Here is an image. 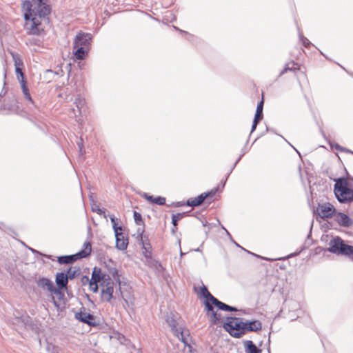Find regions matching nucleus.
Here are the masks:
<instances>
[{
	"label": "nucleus",
	"mask_w": 353,
	"mask_h": 353,
	"mask_svg": "<svg viewBox=\"0 0 353 353\" xmlns=\"http://www.w3.org/2000/svg\"><path fill=\"white\" fill-rule=\"evenodd\" d=\"M48 0H31L26 1L28 12L25 13V29L28 34L40 35L44 31L43 22L48 21V15L50 12Z\"/></svg>",
	"instance_id": "obj_1"
},
{
	"label": "nucleus",
	"mask_w": 353,
	"mask_h": 353,
	"mask_svg": "<svg viewBox=\"0 0 353 353\" xmlns=\"http://www.w3.org/2000/svg\"><path fill=\"white\" fill-rule=\"evenodd\" d=\"M345 179L339 178L334 184V194L340 203H350L353 201V189L347 188Z\"/></svg>",
	"instance_id": "obj_2"
},
{
	"label": "nucleus",
	"mask_w": 353,
	"mask_h": 353,
	"mask_svg": "<svg viewBox=\"0 0 353 353\" xmlns=\"http://www.w3.org/2000/svg\"><path fill=\"white\" fill-rule=\"evenodd\" d=\"M327 251L336 254H343L350 256L353 261V246L346 245L341 238L336 236L329 243Z\"/></svg>",
	"instance_id": "obj_3"
},
{
	"label": "nucleus",
	"mask_w": 353,
	"mask_h": 353,
	"mask_svg": "<svg viewBox=\"0 0 353 353\" xmlns=\"http://www.w3.org/2000/svg\"><path fill=\"white\" fill-rule=\"evenodd\" d=\"M199 294L206 299L204 304L207 310L206 314L210 318L211 325H214L217 324L221 319V314H218L215 312L210 301L212 299V297L214 296L210 293L208 288L205 285H203L200 288Z\"/></svg>",
	"instance_id": "obj_4"
},
{
	"label": "nucleus",
	"mask_w": 353,
	"mask_h": 353,
	"mask_svg": "<svg viewBox=\"0 0 353 353\" xmlns=\"http://www.w3.org/2000/svg\"><path fill=\"white\" fill-rule=\"evenodd\" d=\"M244 321L241 318L230 317L224 323L223 327L235 338H241L245 334Z\"/></svg>",
	"instance_id": "obj_5"
},
{
	"label": "nucleus",
	"mask_w": 353,
	"mask_h": 353,
	"mask_svg": "<svg viewBox=\"0 0 353 353\" xmlns=\"http://www.w3.org/2000/svg\"><path fill=\"white\" fill-rule=\"evenodd\" d=\"M170 325L172 328V330L174 334L180 340L185 347H188L189 352H192V347L189 343L188 337L190 336V332L188 330L180 327L177 328L175 324V322L173 321Z\"/></svg>",
	"instance_id": "obj_6"
},
{
	"label": "nucleus",
	"mask_w": 353,
	"mask_h": 353,
	"mask_svg": "<svg viewBox=\"0 0 353 353\" xmlns=\"http://www.w3.org/2000/svg\"><path fill=\"white\" fill-rule=\"evenodd\" d=\"M316 211L318 214L323 219L334 216L336 212L334 205L327 202L319 204Z\"/></svg>",
	"instance_id": "obj_7"
},
{
	"label": "nucleus",
	"mask_w": 353,
	"mask_h": 353,
	"mask_svg": "<svg viewBox=\"0 0 353 353\" xmlns=\"http://www.w3.org/2000/svg\"><path fill=\"white\" fill-rule=\"evenodd\" d=\"M75 319L91 326L97 325L94 316L86 312V309L84 307H82L80 311L75 314Z\"/></svg>",
	"instance_id": "obj_8"
},
{
	"label": "nucleus",
	"mask_w": 353,
	"mask_h": 353,
	"mask_svg": "<svg viewBox=\"0 0 353 353\" xmlns=\"http://www.w3.org/2000/svg\"><path fill=\"white\" fill-rule=\"evenodd\" d=\"M92 34L90 33L80 32L74 38L73 46L84 47L90 49Z\"/></svg>",
	"instance_id": "obj_9"
},
{
	"label": "nucleus",
	"mask_w": 353,
	"mask_h": 353,
	"mask_svg": "<svg viewBox=\"0 0 353 353\" xmlns=\"http://www.w3.org/2000/svg\"><path fill=\"white\" fill-rule=\"evenodd\" d=\"M103 286L102 289V298L107 302H110L114 292V283L110 278L105 283H101V284Z\"/></svg>",
	"instance_id": "obj_10"
},
{
	"label": "nucleus",
	"mask_w": 353,
	"mask_h": 353,
	"mask_svg": "<svg viewBox=\"0 0 353 353\" xmlns=\"http://www.w3.org/2000/svg\"><path fill=\"white\" fill-rule=\"evenodd\" d=\"M334 220L341 227L350 228L353 226V219L343 212H336Z\"/></svg>",
	"instance_id": "obj_11"
},
{
	"label": "nucleus",
	"mask_w": 353,
	"mask_h": 353,
	"mask_svg": "<svg viewBox=\"0 0 353 353\" xmlns=\"http://www.w3.org/2000/svg\"><path fill=\"white\" fill-rule=\"evenodd\" d=\"M216 191L217 188H215L214 190H211V192H210L201 194L196 198L188 200L186 204L187 205L192 207L198 206L200 204H201L208 196H209L210 195H214Z\"/></svg>",
	"instance_id": "obj_12"
},
{
	"label": "nucleus",
	"mask_w": 353,
	"mask_h": 353,
	"mask_svg": "<svg viewBox=\"0 0 353 353\" xmlns=\"http://www.w3.org/2000/svg\"><path fill=\"white\" fill-rule=\"evenodd\" d=\"M108 279H106V276L101 273V270L100 268L95 267L92 273L91 280L90 281V287H92L93 284L95 283H99L102 281V283H105Z\"/></svg>",
	"instance_id": "obj_13"
},
{
	"label": "nucleus",
	"mask_w": 353,
	"mask_h": 353,
	"mask_svg": "<svg viewBox=\"0 0 353 353\" xmlns=\"http://www.w3.org/2000/svg\"><path fill=\"white\" fill-rule=\"evenodd\" d=\"M116 237V248L120 250H125L128 247V239H125L121 232L119 231L114 232Z\"/></svg>",
	"instance_id": "obj_14"
},
{
	"label": "nucleus",
	"mask_w": 353,
	"mask_h": 353,
	"mask_svg": "<svg viewBox=\"0 0 353 353\" xmlns=\"http://www.w3.org/2000/svg\"><path fill=\"white\" fill-rule=\"evenodd\" d=\"M245 333L246 332H257L262 329V324L259 321H244Z\"/></svg>",
	"instance_id": "obj_15"
},
{
	"label": "nucleus",
	"mask_w": 353,
	"mask_h": 353,
	"mask_svg": "<svg viewBox=\"0 0 353 353\" xmlns=\"http://www.w3.org/2000/svg\"><path fill=\"white\" fill-rule=\"evenodd\" d=\"M56 284L57 285L59 289H63L66 288L68 279L65 273L63 272H58L56 275Z\"/></svg>",
	"instance_id": "obj_16"
},
{
	"label": "nucleus",
	"mask_w": 353,
	"mask_h": 353,
	"mask_svg": "<svg viewBox=\"0 0 353 353\" xmlns=\"http://www.w3.org/2000/svg\"><path fill=\"white\" fill-rule=\"evenodd\" d=\"M81 259L78 253L72 255L61 256L58 258V262L60 264H70Z\"/></svg>",
	"instance_id": "obj_17"
},
{
	"label": "nucleus",
	"mask_w": 353,
	"mask_h": 353,
	"mask_svg": "<svg viewBox=\"0 0 353 353\" xmlns=\"http://www.w3.org/2000/svg\"><path fill=\"white\" fill-rule=\"evenodd\" d=\"M37 283L38 286L43 289L46 288L50 292H51L54 288L53 283L50 279L45 277L39 278Z\"/></svg>",
	"instance_id": "obj_18"
},
{
	"label": "nucleus",
	"mask_w": 353,
	"mask_h": 353,
	"mask_svg": "<svg viewBox=\"0 0 353 353\" xmlns=\"http://www.w3.org/2000/svg\"><path fill=\"white\" fill-rule=\"evenodd\" d=\"M73 48L76 49L74 54L77 59L82 60L85 57L86 54L88 53L89 49L85 48L84 47L79 46H74Z\"/></svg>",
	"instance_id": "obj_19"
},
{
	"label": "nucleus",
	"mask_w": 353,
	"mask_h": 353,
	"mask_svg": "<svg viewBox=\"0 0 353 353\" xmlns=\"http://www.w3.org/2000/svg\"><path fill=\"white\" fill-rule=\"evenodd\" d=\"M245 353H261V350L252 341H246L245 342Z\"/></svg>",
	"instance_id": "obj_20"
},
{
	"label": "nucleus",
	"mask_w": 353,
	"mask_h": 353,
	"mask_svg": "<svg viewBox=\"0 0 353 353\" xmlns=\"http://www.w3.org/2000/svg\"><path fill=\"white\" fill-rule=\"evenodd\" d=\"M83 249L79 251L78 253L79 256L82 258H85L90 254L92 251V247L90 242H85L83 243Z\"/></svg>",
	"instance_id": "obj_21"
},
{
	"label": "nucleus",
	"mask_w": 353,
	"mask_h": 353,
	"mask_svg": "<svg viewBox=\"0 0 353 353\" xmlns=\"http://www.w3.org/2000/svg\"><path fill=\"white\" fill-rule=\"evenodd\" d=\"M21 87L24 94L25 98L28 100L30 102L33 103V100L31 97V95L29 92V90L26 85V81L25 80L20 81Z\"/></svg>",
	"instance_id": "obj_22"
},
{
	"label": "nucleus",
	"mask_w": 353,
	"mask_h": 353,
	"mask_svg": "<svg viewBox=\"0 0 353 353\" xmlns=\"http://www.w3.org/2000/svg\"><path fill=\"white\" fill-rule=\"evenodd\" d=\"M263 99L258 103L256 107V110L255 113V116L254 119H256L261 121L263 118Z\"/></svg>",
	"instance_id": "obj_23"
},
{
	"label": "nucleus",
	"mask_w": 353,
	"mask_h": 353,
	"mask_svg": "<svg viewBox=\"0 0 353 353\" xmlns=\"http://www.w3.org/2000/svg\"><path fill=\"white\" fill-rule=\"evenodd\" d=\"M185 213H177L175 214H172V223L173 224L174 228L172 229V232H174L175 230H176L177 223L179 220L183 219L185 216Z\"/></svg>",
	"instance_id": "obj_24"
},
{
	"label": "nucleus",
	"mask_w": 353,
	"mask_h": 353,
	"mask_svg": "<svg viewBox=\"0 0 353 353\" xmlns=\"http://www.w3.org/2000/svg\"><path fill=\"white\" fill-rule=\"evenodd\" d=\"M210 301V303L212 304V305H214L221 310H224V311L226 310L227 304L219 301L214 296L212 297V299Z\"/></svg>",
	"instance_id": "obj_25"
},
{
	"label": "nucleus",
	"mask_w": 353,
	"mask_h": 353,
	"mask_svg": "<svg viewBox=\"0 0 353 353\" xmlns=\"http://www.w3.org/2000/svg\"><path fill=\"white\" fill-rule=\"evenodd\" d=\"M85 103V99L79 96L75 99L74 104L77 108V112H78L79 115L81 114V109L83 108Z\"/></svg>",
	"instance_id": "obj_26"
},
{
	"label": "nucleus",
	"mask_w": 353,
	"mask_h": 353,
	"mask_svg": "<svg viewBox=\"0 0 353 353\" xmlns=\"http://www.w3.org/2000/svg\"><path fill=\"white\" fill-rule=\"evenodd\" d=\"M296 65V64L294 61L288 63L285 65V68H283V70L280 72L279 76L284 74L288 71H294V70H297L298 68L295 67Z\"/></svg>",
	"instance_id": "obj_27"
},
{
	"label": "nucleus",
	"mask_w": 353,
	"mask_h": 353,
	"mask_svg": "<svg viewBox=\"0 0 353 353\" xmlns=\"http://www.w3.org/2000/svg\"><path fill=\"white\" fill-rule=\"evenodd\" d=\"M110 219L111 223L112 224V228H113L114 232H117L119 231L123 230V228L121 226H118L117 219L115 218L114 214H110Z\"/></svg>",
	"instance_id": "obj_28"
},
{
	"label": "nucleus",
	"mask_w": 353,
	"mask_h": 353,
	"mask_svg": "<svg viewBox=\"0 0 353 353\" xmlns=\"http://www.w3.org/2000/svg\"><path fill=\"white\" fill-rule=\"evenodd\" d=\"M61 289L56 288L55 287L52 290L51 293L55 295L59 301H62L64 298V294L61 291Z\"/></svg>",
	"instance_id": "obj_29"
},
{
	"label": "nucleus",
	"mask_w": 353,
	"mask_h": 353,
	"mask_svg": "<svg viewBox=\"0 0 353 353\" xmlns=\"http://www.w3.org/2000/svg\"><path fill=\"white\" fill-rule=\"evenodd\" d=\"M78 271H79V270H73L72 268H70L67 272V274H65V275L67 276L68 279H72L78 274Z\"/></svg>",
	"instance_id": "obj_30"
},
{
	"label": "nucleus",
	"mask_w": 353,
	"mask_h": 353,
	"mask_svg": "<svg viewBox=\"0 0 353 353\" xmlns=\"http://www.w3.org/2000/svg\"><path fill=\"white\" fill-rule=\"evenodd\" d=\"M15 70H16L17 77L19 81L20 82V81L25 80V77H24L23 73L22 72L21 68L17 65V67H15Z\"/></svg>",
	"instance_id": "obj_31"
},
{
	"label": "nucleus",
	"mask_w": 353,
	"mask_h": 353,
	"mask_svg": "<svg viewBox=\"0 0 353 353\" xmlns=\"http://www.w3.org/2000/svg\"><path fill=\"white\" fill-rule=\"evenodd\" d=\"M134 219L137 225H140L143 223L141 214L137 211L134 212Z\"/></svg>",
	"instance_id": "obj_32"
},
{
	"label": "nucleus",
	"mask_w": 353,
	"mask_h": 353,
	"mask_svg": "<svg viewBox=\"0 0 353 353\" xmlns=\"http://www.w3.org/2000/svg\"><path fill=\"white\" fill-rule=\"evenodd\" d=\"M153 203L158 204V205H165V198L162 197V196L155 197L154 199V203Z\"/></svg>",
	"instance_id": "obj_33"
},
{
	"label": "nucleus",
	"mask_w": 353,
	"mask_h": 353,
	"mask_svg": "<svg viewBox=\"0 0 353 353\" xmlns=\"http://www.w3.org/2000/svg\"><path fill=\"white\" fill-rule=\"evenodd\" d=\"M299 37L302 41L303 46L306 48H309L311 45L310 41L307 38L304 37L301 33H299Z\"/></svg>",
	"instance_id": "obj_34"
},
{
	"label": "nucleus",
	"mask_w": 353,
	"mask_h": 353,
	"mask_svg": "<svg viewBox=\"0 0 353 353\" xmlns=\"http://www.w3.org/2000/svg\"><path fill=\"white\" fill-rule=\"evenodd\" d=\"M41 43V41L39 39H35V38H29L28 39L26 43L28 45H37L39 46Z\"/></svg>",
	"instance_id": "obj_35"
},
{
	"label": "nucleus",
	"mask_w": 353,
	"mask_h": 353,
	"mask_svg": "<svg viewBox=\"0 0 353 353\" xmlns=\"http://www.w3.org/2000/svg\"><path fill=\"white\" fill-rule=\"evenodd\" d=\"M92 210L96 212L99 215H102L105 213V210L99 208V206L92 207Z\"/></svg>",
	"instance_id": "obj_36"
},
{
	"label": "nucleus",
	"mask_w": 353,
	"mask_h": 353,
	"mask_svg": "<svg viewBox=\"0 0 353 353\" xmlns=\"http://www.w3.org/2000/svg\"><path fill=\"white\" fill-rule=\"evenodd\" d=\"M142 196L147 201L151 202V203H154V198L151 196V195H149L147 193H143V194L142 195Z\"/></svg>",
	"instance_id": "obj_37"
},
{
	"label": "nucleus",
	"mask_w": 353,
	"mask_h": 353,
	"mask_svg": "<svg viewBox=\"0 0 353 353\" xmlns=\"http://www.w3.org/2000/svg\"><path fill=\"white\" fill-rule=\"evenodd\" d=\"M165 17L167 18V20L169 19V17H171L170 21L176 19V17L172 14V13L170 11L166 12Z\"/></svg>",
	"instance_id": "obj_38"
},
{
	"label": "nucleus",
	"mask_w": 353,
	"mask_h": 353,
	"mask_svg": "<svg viewBox=\"0 0 353 353\" xmlns=\"http://www.w3.org/2000/svg\"><path fill=\"white\" fill-rule=\"evenodd\" d=\"M14 65H15V67H17V65L19 66L20 68L21 66H23V63H22V61L20 59H17L14 57Z\"/></svg>",
	"instance_id": "obj_39"
},
{
	"label": "nucleus",
	"mask_w": 353,
	"mask_h": 353,
	"mask_svg": "<svg viewBox=\"0 0 353 353\" xmlns=\"http://www.w3.org/2000/svg\"><path fill=\"white\" fill-rule=\"evenodd\" d=\"M260 121L259 120H256V119H254L253 121V123H252V129H251V132H254L257 126V124Z\"/></svg>",
	"instance_id": "obj_40"
},
{
	"label": "nucleus",
	"mask_w": 353,
	"mask_h": 353,
	"mask_svg": "<svg viewBox=\"0 0 353 353\" xmlns=\"http://www.w3.org/2000/svg\"><path fill=\"white\" fill-rule=\"evenodd\" d=\"M225 311L236 312V311H237V309L234 307L227 305Z\"/></svg>",
	"instance_id": "obj_41"
},
{
	"label": "nucleus",
	"mask_w": 353,
	"mask_h": 353,
	"mask_svg": "<svg viewBox=\"0 0 353 353\" xmlns=\"http://www.w3.org/2000/svg\"><path fill=\"white\" fill-rule=\"evenodd\" d=\"M98 283H95L94 284H93V286L92 287H90V289L94 292H97L98 291V285H97Z\"/></svg>",
	"instance_id": "obj_42"
},
{
	"label": "nucleus",
	"mask_w": 353,
	"mask_h": 353,
	"mask_svg": "<svg viewBox=\"0 0 353 353\" xmlns=\"http://www.w3.org/2000/svg\"><path fill=\"white\" fill-rule=\"evenodd\" d=\"M185 205V203H184L183 202H180V201H179V202H175V203H172V205H173L174 207H180V206H183V205Z\"/></svg>",
	"instance_id": "obj_43"
},
{
	"label": "nucleus",
	"mask_w": 353,
	"mask_h": 353,
	"mask_svg": "<svg viewBox=\"0 0 353 353\" xmlns=\"http://www.w3.org/2000/svg\"><path fill=\"white\" fill-rule=\"evenodd\" d=\"M335 148H336V149H337L340 151H347L348 152H350V150L345 149L344 148L340 146L339 145H336Z\"/></svg>",
	"instance_id": "obj_44"
},
{
	"label": "nucleus",
	"mask_w": 353,
	"mask_h": 353,
	"mask_svg": "<svg viewBox=\"0 0 353 353\" xmlns=\"http://www.w3.org/2000/svg\"><path fill=\"white\" fill-rule=\"evenodd\" d=\"M112 276L114 277V279H116V277H118V272H117V270H114L112 272Z\"/></svg>",
	"instance_id": "obj_45"
},
{
	"label": "nucleus",
	"mask_w": 353,
	"mask_h": 353,
	"mask_svg": "<svg viewBox=\"0 0 353 353\" xmlns=\"http://www.w3.org/2000/svg\"><path fill=\"white\" fill-rule=\"evenodd\" d=\"M52 301H53V303L55 307H59V303H57V301L55 300V297L54 296H52Z\"/></svg>",
	"instance_id": "obj_46"
},
{
	"label": "nucleus",
	"mask_w": 353,
	"mask_h": 353,
	"mask_svg": "<svg viewBox=\"0 0 353 353\" xmlns=\"http://www.w3.org/2000/svg\"><path fill=\"white\" fill-rule=\"evenodd\" d=\"M78 145H79V152L81 153H82V150H83V145L81 143L79 142L78 143Z\"/></svg>",
	"instance_id": "obj_47"
},
{
	"label": "nucleus",
	"mask_w": 353,
	"mask_h": 353,
	"mask_svg": "<svg viewBox=\"0 0 353 353\" xmlns=\"http://www.w3.org/2000/svg\"><path fill=\"white\" fill-rule=\"evenodd\" d=\"M6 91H3V90H1V92H0V98L2 97L3 96H4L6 94Z\"/></svg>",
	"instance_id": "obj_48"
},
{
	"label": "nucleus",
	"mask_w": 353,
	"mask_h": 353,
	"mask_svg": "<svg viewBox=\"0 0 353 353\" xmlns=\"http://www.w3.org/2000/svg\"><path fill=\"white\" fill-rule=\"evenodd\" d=\"M72 112L74 114V117L77 118L78 117V114H77V112H76L75 110L72 109Z\"/></svg>",
	"instance_id": "obj_49"
},
{
	"label": "nucleus",
	"mask_w": 353,
	"mask_h": 353,
	"mask_svg": "<svg viewBox=\"0 0 353 353\" xmlns=\"http://www.w3.org/2000/svg\"><path fill=\"white\" fill-rule=\"evenodd\" d=\"M30 250L32 252H36V251H35L34 249H32V248H30Z\"/></svg>",
	"instance_id": "obj_50"
},
{
	"label": "nucleus",
	"mask_w": 353,
	"mask_h": 353,
	"mask_svg": "<svg viewBox=\"0 0 353 353\" xmlns=\"http://www.w3.org/2000/svg\"><path fill=\"white\" fill-rule=\"evenodd\" d=\"M239 159H240V158H239V159L236 161V162H235L234 165H235L236 164H237V162L239 161Z\"/></svg>",
	"instance_id": "obj_51"
},
{
	"label": "nucleus",
	"mask_w": 353,
	"mask_h": 353,
	"mask_svg": "<svg viewBox=\"0 0 353 353\" xmlns=\"http://www.w3.org/2000/svg\"><path fill=\"white\" fill-rule=\"evenodd\" d=\"M183 254H184V253H183V252L181 251V255L182 256V255H183Z\"/></svg>",
	"instance_id": "obj_52"
}]
</instances>
